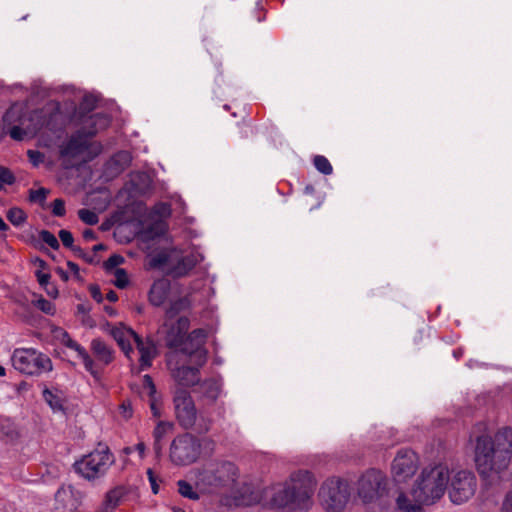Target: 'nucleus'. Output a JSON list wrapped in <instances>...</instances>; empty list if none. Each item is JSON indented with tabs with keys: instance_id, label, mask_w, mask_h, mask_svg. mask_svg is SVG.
I'll return each instance as SVG.
<instances>
[{
	"instance_id": "obj_1",
	"label": "nucleus",
	"mask_w": 512,
	"mask_h": 512,
	"mask_svg": "<svg viewBox=\"0 0 512 512\" xmlns=\"http://www.w3.org/2000/svg\"><path fill=\"white\" fill-rule=\"evenodd\" d=\"M512 453V429L499 430L494 438L487 434L477 436L474 460L483 478H492L506 470Z\"/></svg>"
},
{
	"instance_id": "obj_2",
	"label": "nucleus",
	"mask_w": 512,
	"mask_h": 512,
	"mask_svg": "<svg viewBox=\"0 0 512 512\" xmlns=\"http://www.w3.org/2000/svg\"><path fill=\"white\" fill-rule=\"evenodd\" d=\"M190 321L186 316L167 318L162 326V333L166 344L171 348H180L175 356H189L190 362L202 366L206 362L207 352L204 349L206 333L202 329H196L188 337Z\"/></svg>"
},
{
	"instance_id": "obj_3",
	"label": "nucleus",
	"mask_w": 512,
	"mask_h": 512,
	"mask_svg": "<svg viewBox=\"0 0 512 512\" xmlns=\"http://www.w3.org/2000/svg\"><path fill=\"white\" fill-rule=\"evenodd\" d=\"M315 485V480L309 471H295L284 483L272 487V504L282 508L303 502L309 497Z\"/></svg>"
},
{
	"instance_id": "obj_4",
	"label": "nucleus",
	"mask_w": 512,
	"mask_h": 512,
	"mask_svg": "<svg viewBox=\"0 0 512 512\" xmlns=\"http://www.w3.org/2000/svg\"><path fill=\"white\" fill-rule=\"evenodd\" d=\"M449 469L443 464L425 467L412 490V496L419 502L430 505L439 500L448 486Z\"/></svg>"
},
{
	"instance_id": "obj_5",
	"label": "nucleus",
	"mask_w": 512,
	"mask_h": 512,
	"mask_svg": "<svg viewBox=\"0 0 512 512\" xmlns=\"http://www.w3.org/2000/svg\"><path fill=\"white\" fill-rule=\"evenodd\" d=\"M110 333L127 357H130L133 352L132 343L136 345L140 354L141 370L151 366L152 360L156 356V347L151 341L143 340L134 330L123 324L113 327Z\"/></svg>"
},
{
	"instance_id": "obj_6",
	"label": "nucleus",
	"mask_w": 512,
	"mask_h": 512,
	"mask_svg": "<svg viewBox=\"0 0 512 512\" xmlns=\"http://www.w3.org/2000/svg\"><path fill=\"white\" fill-rule=\"evenodd\" d=\"M237 475L238 469L231 462H210L196 472V485L202 491L211 492L233 483Z\"/></svg>"
},
{
	"instance_id": "obj_7",
	"label": "nucleus",
	"mask_w": 512,
	"mask_h": 512,
	"mask_svg": "<svg viewBox=\"0 0 512 512\" xmlns=\"http://www.w3.org/2000/svg\"><path fill=\"white\" fill-rule=\"evenodd\" d=\"M173 404L176 418L183 428L190 429L196 426L198 432H207L209 430L210 422L203 418L198 419L194 401L186 389L175 388Z\"/></svg>"
},
{
	"instance_id": "obj_8",
	"label": "nucleus",
	"mask_w": 512,
	"mask_h": 512,
	"mask_svg": "<svg viewBox=\"0 0 512 512\" xmlns=\"http://www.w3.org/2000/svg\"><path fill=\"white\" fill-rule=\"evenodd\" d=\"M113 463L114 457L108 447L99 446L76 461L74 467L76 472L83 478L95 480L104 476Z\"/></svg>"
},
{
	"instance_id": "obj_9",
	"label": "nucleus",
	"mask_w": 512,
	"mask_h": 512,
	"mask_svg": "<svg viewBox=\"0 0 512 512\" xmlns=\"http://www.w3.org/2000/svg\"><path fill=\"white\" fill-rule=\"evenodd\" d=\"M11 360L13 367L26 375L38 376L53 369L51 359L34 348L15 349Z\"/></svg>"
},
{
	"instance_id": "obj_10",
	"label": "nucleus",
	"mask_w": 512,
	"mask_h": 512,
	"mask_svg": "<svg viewBox=\"0 0 512 512\" xmlns=\"http://www.w3.org/2000/svg\"><path fill=\"white\" fill-rule=\"evenodd\" d=\"M387 484V477L382 471L368 469L358 479V496L366 504L376 502L387 493Z\"/></svg>"
},
{
	"instance_id": "obj_11",
	"label": "nucleus",
	"mask_w": 512,
	"mask_h": 512,
	"mask_svg": "<svg viewBox=\"0 0 512 512\" xmlns=\"http://www.w3.org/2000/svg\"><path fill=\"white\" fill-rule=\"evenodd\" d=\"M448 494L450 500L457 505L467 502L477 489V479L468 470H453L449 473Z\"/></svg>"
},
{
	"instance_id": "obj_12",
	"label": "nucleus",
	"mask_w": 512,
	"mask_h": 512,
	"mask_svg": "<svg viewBox=\"0 0 512 512\" xmlns=\"http://www.w3.org/2000/svg\"><path fill=\"white\" fill-rule=\"evenodd\" d=\"M200 454L198 441L190 434L179 435L170 445V459L176 465H188L197 460Z\"/></svg>"
},
{
	"instance_id": "obj_13",
	"label": "nucleus",
	"mask_w": 512,
	"mask_h": 512,
	"mask_svg": "<svg viewBox=\"0 0 512 512\" xmlns=\"http://www.w3.org/2000/svg\"><path fill=\"white\" fill-rule=\"evenodd\" d=\"M196 262L193 257L186 256L181 259L174 252L162 251L151 260V266L161 268L174 277H182L193 269Z\"/></svg>"
},
{
	"instance_id": "obj_14",
	"label": "nucleus",
	"mask_w": 512,
	"mask_h": 512,
	"mask_svg": "<svg viewBox=\"0 0 512 512\" xmlns=\"http://www.w3.org/2000/svg\"><path fill=\"white\" fill-rule=\"evenodd\" d=\"M419 467L417 454L409 449H401L391 464V475L396 483L406 482L413 477Z\"/></svg>"
},
{
	"instance_id": "obj_15",
	"label": "nucleus",
	"mask_w": 512,
	"mask_h": 512,
	"mask_svg": "<svg viewBox=\"0 0 512 512\" xmlns=\"http://www.w3.org/2000/svg\"><path fill=\"white\" fill-rule=\"evenodd\" d=\"M54 337L60 340L65 346L77 352L78 357L82 360L85 369L95 378H99V371L95 366L94 361L89 356L87 351L79 345L76 341L72 340L69 334L62 328H55L53 330Z\"/></svg>"
},
{
	"instance_id": "obj_16",
	"label": "nucleus",
	"mask_w": 512,
	"mask_h": 512,
	"mask_svg": "<svg viewBox=\"0 0 512 512\" xmlns=\"http://www.w3.org/2000/svg\"><path fill=\"white\" fill-rule=\"evenodd\" d=\"M168 365L171 369L172 376L177 382V387L183 388L194 386L199 382V369L197 367L185 366L174 367L173 358L170 357Z\"/></svg>"
},
{
	"instance_id": "obj_17",
	"label": "nucleus",
	"mask_w": 512,
	"mask_h": 512,
	"mask_svg": "<svg viewBox=\"0 0 512 512\" xmlns=\"http://www.w3.org/2000/svg\"><path fill=\"white\" fill-rule=\"evenodd\" d=\"M83 498L82 492L71 485L61 486L55 494V500L63 509L73 510L78 507Z\"/></svg>"
},
{
	"instance_id": "obj_18",
	"label": "nucleus",
	"mask_w": 512,
	"mask_h": 512,
	"mask_svg": "<svg viewBox=\"0 0 512 512\" xmlns=\"http://www.w3.org/2000/svg\"><path fill=\"white\" fill-rule=\"evenodd\" d=\"M170 292H171L170 281L165 278L158 279L153 283V285L149 291V301L154 306H161L167 300Z\"/></svg>"
},
{
	"instance_id": "obj_19",
	"label": "nucleus",
	"mask_w": 512,
	"mask_h": 512,
	"mask_svg": "<svg viewBox=\"0 0 512 512\" xmlns=\"http://www.w3.org/2000/svg\"><path fill=\"white\" fill-rule=\"evenodd\" d=\"M173 429V424L171 422L167 421H159L156 425V427L153 430V438H154V452L157 458H160L162 455L163 450V443L162 441L165 439V437L171 433Z\"/></svg>"
},
{
	"instance_id": "obj_20",
	"label": "nucleus",
	"mask_w": 512,
	"mask_h": 512,
	"mask_svg": "<svg viewBox=\"0 0 512 512\" xmlns=\"http://www.w3.org/2000/svg\"><path fill=\"white\" fill-rule=\"evenodd\" d=\"M86 137L85 134L82 135L81 133L71 137V139L61 147V155L65 157H75L81 154L87 146Z\"/></svg>"
},
{
	"instance_id": "obj_21",
	"label": "nucleus",
	"mask_w": 512,
	"mask_h": 512,
	"mask_svg": "<svg viewBox=\"0 0 512 512\" xmlns=\"http://www.w3.org/2000/svg\"><path fill=\"white\" fill-rule=\"evenodd\" d=\"M109 123L110 118L106 114L95 113L85 120V127L87 126L88 129L83 131V134L86 136H93L98 131L108 127Z\"/></svg>"
},
{
	"instance_id": "obj_22",
	"label": "nucleus",
	"mask_w": 512,
	"mask_h": 512,
	"mask_svg": "<svg viewBox=\"0 0 512 512\" xmlns=\"http://www.w3.org/2000/svg\"><path fill=\"white\" fill-rule=\"evenodd\" d=\"M91 350L98 362L108 365L113 360L112 349L100 339H94L91 342Z\"/></svg>"
},
{
	"instance_id": "obj_23",
	"label": "nucleus",
	"mask_w": 512,
	"mask_h": 512,
	"mask_svg": "<svg viewBox=\"0 0 512 512\" xmlns=\"http://www.w3.org/2000/svg\"><path fill=\"white\" fill-rule=\"evenodd\" d=\"M125 493V488L121 486L109 490L103 501V511L112 512L116 507H118Z\"/></svg>"
},
{
	"instance_id": "obj_24",
	"label": "nucleus",
	"mask_w": 512,
	"mask_h": 512,
	"mask_svg": "<svg viewBox=\"0 0 512 512\" xmlns=\"http://www.w3.org/2000/svg\"><path fill=\"white\" fill-rule=\"evenodd\" d=\"M192 307V300L188 295L171 300L166 309L167 318H175L180 312L189 310Z\"/></svg>"
},
{
	"instance_id": "obj_25",
	"label": "nucleus",
	"mask_w": 512,
	"mask_h": 512,
	"mask_svg": "<svg viewBox=\"0 0 512 512\" xmlns=\"http://www.w3.org/2000/svg\"><path fill=\"white\" fill-rule=\"evenodd\" d=\"M397 507L405 512H423L422 505L425 503L417 501L414 497L413 500L408 499L404 493H400L396 499Z\"/></svg>"
},
{
	"instance_id": "obj_26",
	"label": "nucleus",
	"mask_w": 512,
	"mask_h": 512,
	"mask_svg": "<svg viewBox=\"0 0 512 512\" xmlns=\"http://www.w3.org/2000/svg\"><path fill=\"white\" fill-rule=\"evenodd\" d=\"M201 392L204 397L215 401L221 393V383L215 379L207 380L201 384Z\"/></svg>"
},
{
	"instance_id": "obj_27",
	"label": "nucleus",
	"mask_w": 512,
	"mask_h": 512,
	"mask_svg": "<svg viewBox=\"0 0 512 512\" xmlns=\"http://www.w3.org/2000/svg\"><path fill=\"white\" fill-rule=\"evenodd\" d=\"M314 166L320 173L324 175H330L333 171L332 165L330 164L329 160L322 155L315 156Z\"/></svg>"
},
{
	"instance_id": "obj_28",
	"label": "nucleus",
	"mask_w": 512,
	"mask_h": 512,
	"mask_svg": "<svg viewBox=\"0 0 512 512\" xmlns=\"http://www.w3.org/2000/svg\"><path fill=\"white\" fill-rule=\"evenodd\" d=\"M43 398L53 409V411H61L63 409L61 399L55 394H53L50 390H43Z\"/></svg>"
},
{
	"instance_id": "obj_29",
	"label": "nucleus",
	"mask_w": 512,
	"mask_h": 512,
	"mask_svg": "<svg viewBox=\"0 0 512 512\" xmlns=\"http://www.w3.org/2000/svg\"><path fill=\"white\" fill-rule=\"evenodd\" d=\"M178 491L183 497L189 498L191 500L199 499L198 493L195 492L193 487L184 480L178 481Z\"/></svg>"
},
{
	"instance_id": "obj_30",
	"label": "nucleus",
	"mask_w": 512,
	"mask_h": 512,
	"mask_svg": "<svg viewBox=\"0 0 512 512\" xmlns=\"http://www.w3.org/2000/svg\"><path fill=\"white\" fill-rule=\"evenodd\" d=\"M113 275H114L113 283L116 287L123 289L128 285L129 279H128V275L124 269H121V268L115 269L113 271Z\"/></svg>"
},
{
	"instance_id": "obj_31",
	"label": "nucleus",
	"mask_w": 512,
	"mask_h": 512,
	"mask_svg": "<svg viewBox=\"0 0 512 512\" xmlns=\"http://www.w3.org/2000/svg\"><path fill=\"white\" fill-rule=\"evenodd\" d=\"M8 220L15 226H20L26 219L25 213L19 208H12L7 212Z\"/></svg>"
},
{
	"instance_id": "obj_32",
	"label": "nucleus",
	"mask_w": 512,
	"mask_h": 512,
	"mask_svg": "<svg viewBox=\"0 0 512 512\" xmlns=\"http://www.w3.org/2000/svg\"><path fill=\"white\" fill-rule=\"evenodd\" d=\"M59 238L65 247L71 248L74 252L78 253L79 255L82 254V250L79 247H73L74 238L71 232L64 229L60 230Z\"/></svg>"
},
{
	"instance_id": "obj_33",
	"label": "nucleus",
	"mask_w": 512,
	"mask_h": 512,
	"mask_svg": "<svg viewBox=\"0 0 512 512\" xmlns=\"http://www.w3.org/2000/svg\"><path fill=\"white\" fill-rule=\"evenodd\" d=\"M34 305L47 315H54L56 313L55 305L43 297L35 300Z\"/></svg>"
},
{
	"instance_id": "obj_34",
	"label": "nucleus",
	"mask_w": 512,
	"mask_h": 512,
	"mask_svg": "<svg viewBox=\"0 0 512 512\" xmlns=\"http://www.w3.org/2000/svg\"><path fill=\"white\" fill-rule=\"evenodd\" d=\"M141 393L143 396H147L148 398H153V396H156V387L149 375H144L143 377Z\"/></svg>"
},
{
	"instance_id": "obj_35",
	"label": "nucleus",
	"mask_w": 512,
	"mask_h": 512,
	"mask_svg": "<svg viewBox=\"0 0 512 512\" xmlns=\"http://www.w3.org/2000/svg\"><path fill=\"white\" fill-rule=\"evenodd\" d=\"M79 218L88 225H95L98 223V215L89 209H80L78 211Z\"/></svg>"
},
{
	"instance_id": "obj_36",
	"label": "nucleus",
	"mask_w": 512,
	"mask_h": 512,
	"mask_svg": "<svg viewBox=\"0 0 512 512\" xmlns=\"http://www.w3.org/2000/svg\"><path fill=\"white\" fill-rule=\"evenodd\" d=\"M40 238L41 240L46 243L47 245H49L51 248L53 249H58L59 247V242L57 240V238L55 237L54 234H52L51 232L47 231V230H43L41 233H40Z\"/></svg>"
},
{
	"instance_id": "obj_37",
	"label": "nucleus",
	"mask_w": 512,
	"mask_h": 512,
	"mask_svg": "<svg viewBox=\"0 0 512 512\" xmlns=\"http://www.w3.org/2000/svg\"><path fill=\"white\" fill-rule=\"evenodd\" d=\"M14 180L15 178L9 169L0 167V188H2V186L5 184H12Z\"/></svg>"
},
{
	"instance_id": "obj_38",
	"label": "nucleus",
	"mask_w": 512,
	"mask_h": 512,
	"mask_svg": "<svg viewBox=\"0 0 512 512\" xmlns=\"http://www.w3.org/2000/svg\"><path fill=\"white\" fill-rule=\"evenodd\" d=\"M124 262V258L120 255H113L108 258L105 262V267L107 270L117 269V267Z\"/></svg>"
},
{
	"instance_id": "obj_39",
	"label": "nucleus",
	"mask_w": 512,
	"mask_h": 512,
	"mask_svg": "<svg viewBox=\"0 0 512 512\" xmlns=\"http://www.w3.org/2000/svg\"><path fill=\"white\" fill-rule=\"evenodd\" d=\"M146 474L148 476V480L151 485L152 492L154 494H157L159 492V484H158L157 475L153 472V470L151 468L147 469Z\"/></svg>"
},
{
	"instance_id": "obj_40",
	"label": "nucleus",
	"mask_w": 512,
	"mask_h": 512,
	"mask_svg": "<svg viewBox=\"0 0 512 512\" xmlns=\"http://www.w3.org/2000/svg\"><path fill=\"white\" fill-rule=\"evenodd\" d=\"M52 212L56 216H63L65 214V204L61 199H55L52 203Z\"/></svg>"
},
{
	"instance_id": "obj_41",
	"label": "nucleus",
	"mask_w": 512,
	"mask_h": 512,
	"mask_svg": "<svg viewBox=\"0 0 512 512\" xmlns=\"http://www.w3.org/2000/svg\"><path fill=\"white\" fill-rule=\"evenodd\" d=\"M97 98L93 95H86L81 103L82 110H91L95 107Z\"/></svg>"
},
{
	"instance_id": "obj_42",
	"label": "nucleus",
	"mask_w": 512,
	"mask_h": 512,
	"mask_svg": "<svg viewBox=\"0 0 512 512\" xmlns=\"http://www.w3.org/2000/svg\"><path fill=\"white\" fill-rule=\"evenodd\" d=\"M9 134L15 140H23L27 135V132L18 126H14L10 129Z\"/></svg>"
},
{
	"instance_id": "obj_43",
	"label": "nucleus",
	"mask_w": 512,
	"mask_h": 512,
	"mask_svg": "<svg viewBox=\"0 0 512 512\" xmlns=\"http://www.w3.org/2000/svg\"><path fill=\"white\" fill-rule=\"evenodd\" d=\"M28 157L34 166L39 165L44 159V156L42 153H40L39 151H33V150L28 151Z\"/></svg>"
},
{
	"instance_id": "obj_44",
	"label": "nucleus",
	"mask_w": 512,
	"mask_h": 512,
	"mask_svg": "<svg viewBox=\"0 0 512 512\" xmlns=\"http://www.w3.org/2000/svg\"><path fill=\"white\" fill-rule=\"evenodd\" d=\"M36 277H37L39 284L42 287L48 286V284L50 283V274L47 272L37 271Z\"/></svg>"
},
{
	"instance_id": "obj_45",
	"label": "nucleus",
	"mask_w": 512,
	"mask_h": 512,
	"mask_svg": "<svg viewBox=\"0 0 512 512\" xmlns=\"http://www.w3.org/2000/svg\"><path fill=\"white\" fill-rule=\"evenodd\" d=\"M149 404H150V409H151L153 416L160 417L161 410H160V406L158 405L157 397L153 396V398H149Z\"/></svg>"
},
{
	"instance_id": "obj_46",
	"label": "nucleus",
	"mask_w": 512,
	"mask_h": 512,
	"mask_svg": "<svg viewBox=\"0 0 512 512\" xmlns=\"http://www.w3.org/2000/svg\"><path fill=\"white\" fill-rule=\"evenodd\" d=\"M47 197V191L44 188L37 189L31 192V199L34 201H43Z\"/></svg>"
},
{
	"instance_id": "obj_47",
	"label": "nucleus",
	"mask_w": 512,
	"mask_h": 512,
	"mask_svg": "<svg viewBox=\"0 0 512 512\" xmlns=\"http://www.w3.org/2000/svg\"><path fill=\"white\" fill-rule=\"evenodd\" d=\"M501 512H512V494L505 497L501 506Z\"/></svg>"
},
{
	"instance_id": "obj_48",
	"label": "nucleus",
	"mask_w": 512,
	"mask_h": 512,
	"mask_svg": "<svg viewBox=\"0 0 512 512\" xmlns=\"http://www.w3.org/2000/svg\"><path fill=\"white\" fill-rule=\"evenodd\" d=\"M134 450L138 453L139 458L142 460L146 456V445L140 441L134 446Z\"/></svg>"
},
{
	"instance_id": "obj_49",
	"label": "nucleus",
	"mask_w": 512,
	"mask_h": 512,
	"mask_svg": "<svg viewBox=\"0 0 512 512\" xmlns=\"http://www.w3.org/2000/svg\"><path fill=\"white\" fill-rule=\"evenodd\" d=\"M331 498L333 501L338 502L339 507L333 509V512H338L341 509L344 502L343 500H345L346 497L345 495H340V492H338L331 495Z\"/></svg>"
},
{
	"instance_id": "obj_50",
	"label": "nucleus",
	"mask_w": 512,
	"mask_h": 512,
	"mask_svg": "<svg viewBox=\"0 0 512 512\" xmlns=\"http://www.w3.org/2000/svg\"><path fill=\"white\" fill-rule=\"evenodd\" d=\"M120 409L124 418L128 419L132 416V409L129 403H122Z\"/></svg>"
},
{
	"instance_id": "obj_51",
	"label": "nucleus",
	"mask_w": 512,
	"mask_h": 512,
	"mask_svg": "<svg viewBox=\"0 0 512 512\" xmlns=\"http://www.w3.org/2000/svg\"><path fill=\"white\" fill-rule=\"evenodd\" d=\"M47 293L48 296L52 297V298H57L58 296V289L56 288L55 285H52V284H48V286H45L43 287Z\"/></svg>"
},
{
	"instance_id": "obj_52",
	"label": "nucleus",
	"mask_w": 512,
	"mask_h": 512,
	"mask_svg": "<svg viewBox=\"0 0 512 512\" xmlns=\"http://www.w3.org/2000/svg\"><path fill=\"white\" fill-rule=\"evenodd\" d=\"M67 266L76 277L79 276V266L76 263L68 261Z\"/></svg>"
},
{
	"instance_id": "obj_53",
	"label": "nucleus",
	"mask_w": 512,
	"mask_h": 512,
	"mask_svg": "<svg viewBox=\"0 0 512 512\" xmlns=\"http://www.w3.org/2000/svg\"><path fill=\"white\" fill-rule=\"evenodd\" d=\"M331 487L340 489L344 482L341 479H332L328 483Z\"/></svg>"
},
{
	"instance_id": "obj_54",
	"label": "nucleus",
	"mask_w": 512,
	"mask_h": 512,
	"mask_svg": "<svg viewBox=\"0 0 512 512\" xmlns=\"http://www.w3.org/2000/svg\"><path fill=\"white\" fill-rule=\"evenodd\" d=\"M83 237H84V239H86V240H93V239H95V233H94V231H93V230H91V229H86V230H84V232H83Z\"/></svg>"
},
{
	"instance_id": "obj_55",
	"label": "nucleus",
	"mask_w": 512,
	"mask_h": 512,
	"mask_svg": "<svg viewBox=\"0 0 512 512\" xmlns=\"http://www.w3.org/2000/svg\"><path fill=\"white\" fill-rule=\"evenodd\" d=\"M91 292L94 299H96L97 301H101V294L98 288H92Z\"/></svg>"
},
{
	"instance_id": "obj_56",
	"label": "nucleus",
	"mask_w": 512,
	"mask_h": 512,
	"mask_svg": "<svg viewBox=\"0 0 512 512\" xmlns=\"http://www.w3.org/2000/svg\"><path fill=\"white\" fill-rule=\"evenodd\" d=\"M107 299L111 302H114L117 300V294L114 291H110L107 293Z\"/></svg>"
},
{
	"instance_id": "obj_57",
	"label": "nucleus",
	"mask_w": 512,
	"mask_h": 512,
	"mask_svg": "<svg viewBox=\"0 0 512 512\" xmlns=\"http://www.w3.org/2000/svg\"><path fill=\"white\" fill-rule=\"evenodd\" d=\"M0 230L6 231L8 230V225L5 223L2 217H0Z\"/></svg>"
},
{
	"instance_id": "obj_58",
	"label": "nucleus",
	"mask_w": 512,
	"mask_h": 512,
	"mask_svg": "<svg viewBox=\"0 0 512 512\" xmlns=\"http://www.w3.org/2000/svg\"><path fill=\"white\" fill-rule=\"evenodd\" d=\"M57 272L65 281L68 280V275L65 271H63L62 269H58Z\"/></svg>"
},
{
	"instance_id": "obj_59",
	"label": "nucleus",
	"mask_w": 512,
	"mask_h": 512,
	"mask_svg": "<svg viewBox=\"0 0 512 512\" xmlns=\"http://www.w3.org/2000/svg\"><path fill=\"white\" fill-rule=\"evenodd\" d=\"M134 451H135V450H134V447H125V448L123 449V452H124L125 454H127V455H129V454L133 453Z\"/></svg>"
},
{
	"instance_id": "obj_60",
	"label": "nucleus",
	"mask_w": 512,
	"mask_h": 512,
	"mask_svg": "<svg viewBox=\"0 0 512 512\" xmlns=\"http://www.w3.org/2000/svg\"><path fill=\"white\" fill-rule=\"evenodd\" d=\"M102 249H104V245L103 244H98V245H95L93 247L94 251H99V250H102Z\"/></svg>"
},
{
	"instance_id": "obj_61",
	"label": "nucleus",
	"mask_w": 512,
	"mask_h": 512,
	"mask_svg": "<svg viewBox=\"0 0 512 512\" xmlns=\"http://www.w3.org/2000/svg\"><path fill=\"white\" fill-rule=\"evenodd\" d=\"M125 161L129 160V155L127 153H123L120 155Z\"/></svg>"
},
{
	"instance_id": "obj_62",
	"label": "nucleus",
	"mask_w": 512,
	"mask_h": 512,
	"mask_svg": "<svg viewBox=\"0 0 512 512\" xmlns=\"http://www.w3.org/2000/svg\"><path fill=\"white\" fill-rule=\"evenodd\" d=\"M5 375V368L0 366V377Z\"/></svg>"
},
{
	"instance_id": "obj_63",
	"label": "nucleus",
	"mask_w": 512,
	"mask_h": 512,
	"mask_svg": "<svg viewBox=\"0 0 512 512\" xmlns=\"http://www.w3.org/2000/svg\"><path fill=\"white\" fill-rule=\"evenodd\" d=\"M44 264H45L44 261L40 260V265L44 266Z\"/></svg>"
}]
</instances>
